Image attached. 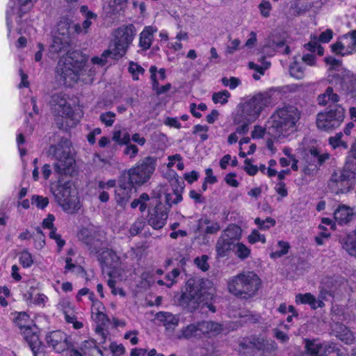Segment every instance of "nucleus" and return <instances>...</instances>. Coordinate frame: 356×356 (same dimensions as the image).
Wrapping results in <instances>:
<instances>
[{"label":"nucleus","instance_id":"412c9836","mask_svg":"<svg viewBox=\"0 0 356 356\" xmlns=\"http://www.w3.org/2000/svg\"><path fill=\"white\" fill-rule=\"evenodd\" d=\"M157 32V29L153 26H145L140 34L139 46L143 50L150 48L154 38V33Z\"/></svg>","mask_w":356,"mask_h":356},{"label":"nucleus","instance_id":"473e14b6","mask_svg":"<svg viewBox=\"0 0 356 356\" xmlns=\"http://www.w3.org/2000/svg\"><path fill=\"white\" fill-rule=\"evenodd\" d=\"M221 235L236 243L241 238V229L235 225H229Z\"/></svg>","mask_w":356,"mask_h":356},{"label":"nucleus","instance_id":"393cba45","mask_svg":"<svg viewBox=\"0 0 356 356\" xmlns=\"http://www.w3.org/2000/svg\"><path fill=\"white\" fill-rule=\"evenodd\" d=\"M296 303L308 304L314 309L318 307H323L325 305L322 300L320 298L316 300L315 296L310 293L297 294L296 296Z\"/></svg>","mask_w":356,"mask_h":356},{"label":"nucleus","instance_id":"bb28decb","mask_svg":"<svg viewBox=\"0 0 356 356\" xmlns=\"http://www.w3.org/2000/svg\"><path fill=\"white\" fill-rule=\"evenodd\" d=\"M339 101V96L334 92L332 87H327L324 93L318 96V104L326 106L328 103H337Z\"/></svg>","mask_w":356,"mask_h":356},{"label":"nucleus","instance_id":"c85d7f7f","mask_svg":"<svg viewBox=\"0 0 356 356\" xmlns=\"http://www.w3.org/2000/svg\"><path fill=\"white\" fill-rule=\"evenodd\" d=\"M90 300L92 302L91 306V312H93V309L97 307V312L95 313V320L96 321L97 325H106V324L108 322V318L103 312L104 307L99 301L93 300L91 298Z\"/></svg>","mask_w":356,"mask_h":356},{"label":"nucleus","instance_id":"c03bdc74","mask_svg":"<svg viewBox=\"0 0 356 356\" xmlns=\"http://www.w3.org/2000/svg\"><path fill=\"white\" fill-rule=\"evenodd\" d=\"M200 325H202V330L206 329L207 331H212L220 332L222 330V325L215 321H203L200 322Z\"/></svg>","mask_w":356,"mask_h":356},{"label":"nucleus","instance_id":"58836bf2","mask_svg":"<svg viewBox=\"0 0 356 356\" xmlns=\"http://www.w3.org/2000/svg\"><path fill=\"white\" fill-rule=\"evenodd\" d=\"M254 222L258 226V228L261 230H267L274 227L276 223L275 220L270 217H267L265 220L257 218L254 220Z\"/></svg>","mask_w":356,"mask_h":356},{"label":"nucleus","instance_id":"680f3d73","mask_svg":"<svg viewBox=\"0 0 356 356\" xmlns=\"http://www.w3.org/2000/svg\"><path fill=\"white\" fill-rule=\"evenodd\" d=\"M72 258H70V257L66 258V259H65L66 264L65 266V270H72V268H76L78 273H82L84 274V275H87L86 271L82 266H76L74 264H73L72 263Z\"/></svg>","mask_w":356,"mask_h":356},{"label":"nucleus","instance_id":"ddd939ff","mask_svg":"<svg viewBox=\"0 0 356 356\" xmlns=\"http://www.w3.org/2000/svg\"><path fill=\"white\" fill-rule=\"evenodd\" d=\"M97 260L100 264L102 273L109 277H116L118 269L121 264L120 257L111 249H104L97 252Z\"/></svg>","mask_w":356,"mask_h":356},{"label":"nucleus","instance_id":"a878e982","mask_svg":"<svg viewBox=\"0 0 356 356\" xmlns=\"http://www.w3.org/2000/svg\"><path fill=\"white\" fill-rule=\"evenodd\" d=\"M341 244L349 255L356 257V228L343 238Z\"/></svg>","mask_w":356,"mask_h":356},{"label":"nucleus","instance_id":"9b49d317","mask_svg":"<svg viewBox=\"0 0 356 356\" xmlns=\"http://www.w3.org/2000/svg\"><path fill=\"white\" fill-rule=\"evenodd\" d=\"M79 73V71L74 68L70 63L60 58L55 68V81L60 86L71 88L78 81Z\"/></svg>","mask_w":356,"mask_h":356},{"label":"nucleus","instance_id":"ea45409f","mask_svg":"<svg viewBox=\"0 0 356 356\" xmlns=\"http://www.w3.org/2000/svg\"><path fill=\"white\" fill-rule=\"evenodd\" d=\"M128 70L131 74L134 80H138V75L143 74L145 72V69L134 61L129 62Z\"/></svg>","mask_w":356,"mask_h":356},{"label":"nucleus","instance_id":"f704fd0d","mask_svg":"<svg viewBox=\"0 0 356 356\" xmlns=\"http://www.w3.org/2000/svg\"><path fill=\"white\" fill-rule=\"evenodd\" d=\"M172 186L173 191L172 195L175 196L172 202L174 204H178L182 200V192L184 188V182L176 179L172 183Z\"/></svg>","mask_w":356,"mask_h":356},{"label":"nucleus","instance_id":"7ed1b4c3","mask_svg":"<svg viewBox=\"0 0 356 356\" xmlns=\"http://www.w3.org/2000/svg\"><path fill=\"white\" fill-rule=\"evenodd\" d=\"M49 104L54 116V123L60 130L67 132L79 123L81 115L74 111L65 93L60 92L53 94Z\"/></svg>","mask_w":356,"mask_h":356},{"label":"nucleus","instance_id":"37998d69","mask_svg":"<svg viewBox=\"0 0 356 356\" xmlns=\"http://www.w3.org/2000/svg\"><path fill=\"white\" fill-rule=\"evenodd\" d=\"M340 329L341 332L337 333V337L345 343H350L354 339L352 332L344 325L340 326Z\"/></svg>","mask_w":356,"mask_h":356},{"label":"nucleus","instance_id":"79ce46f5","mask_svg":"<svg viewBox=\"0 0 356 356\" xmlns=\"http://www.w3.org/2000/svg\"><path fill=\"white\" fill-rule=\"evenodd\" d=\"M111 56L113 58V51L111 49L105 50L100 56H95L91 59L93 64L104 66L107 63V58Z\"/></svg>","mask_w":356,"mask_h":356},{"label":"nucleus","instance_id":"338daca9","mask_svg":"<svg viewBox=\"0 0 356 356\" xmlns=\"http://www.w3.org/2000/svg\"><path fill=\"white\" fill-rule=\"evenodd\" d=\"M343 136L342 132L337 133L334 136H332L329 138L330 145L334 148L336 149L337 147L340 146V142L341 138Z\"/></svg>","mask_w":356,"mask_h":356},{"label":"nucleus","instance_id":"a18cd8bd","mask_svg":"<svg viewBox=\"0 0 356 356\" xmlns=\"http://www.w3.org/2000/svg\"><path fill=\"white\" fill-rule=\"evenodd\" d=\"M19 262L24 268H29L33 264L32 255L27 250L20 253Z\"/></svg>","mask_w":356,"mask_h":356},{"label":"nucleus","instance_id":"aec40b11","mask_svg":"<svg viewBox=\"0 0 356 356\" xmlns=\"http://www.w3.org/2000/svg\"><path fill=\"white\" fill-rule=\"evenodd\" d=\"M236 243L234 241L229 240L221 235L218 238L216 245L218 257H224L227 256L230 251L234 250Z\"/></svg>","mask_w":356,"mask_h":356},{"label":"nucleus","instance_id":"a19ab883","mask_svg":"<svg viewBox=\"0 0 356 356\" xmlns=\"http://www.w3.org/2000/svg\"><path fill=\"white\" fill-rule=\"evenodd\" d=\"M230 97V93L227 90L214 92L212 95V100L215 104H225Z\"/></svg>","mask_w":356,"mask_h":356},{"label":"nucleus","instance_id":"09e8293b","mask_svg":"<svg viewBox=\"0 0 356 356\" xmlns=\"http://www.w3.org/2000/svg\"><path fill=\"white\" fill-rule=\"evenodd\" d=\"M31 203L35 204L37 208L44 209L49 204V199L47 197L34 195L31 197Z\"/></svg>","mask_w":356,"mask_h":356},{"label":"nucleus","instance_id":"f3484780","mask_svg":"<svg viewBox=\"0 0 356 356\" xmlns=\"http://www.w3.org/2000/svg\"><path fill=\"white\" fill-rule=\"evenodd\" d=\"M45 339L47 343L57 352L69 348L67 337L64 332L60 330L49 332Z\"/></svg>","mask_w":356,"mask_h":356},{"label":"nucleus","instance_id":"c9c22d12","mask_svg":"<svg viewBox=\"0 0 356 356\" xmlns=\"http://www.w3.org/2000/svg\"><path fill=\"white\" fill-rule=\"evenodd\" d=\"M15 323L22 330H25L26 328H30L31 326L28 324L29 322V316L25 312H21L17 314L15 318Z\"/></svg>","mask_w":356,"mask_h":356},{"label":"nucleus","instance_id":"423d86ee","mask_svg":"<svg viewBox=\"0 0 356 356\" xmlns=\"http://www.w3.org/2000/svg\"><path fill=\"white\" fill-rule=\"evenodd\" d=\"M261 284L259 277L252 271L239 273L230 279L227 283L229 293L241 299L254 297Z\"/></svg>","mask_w":356,"mask_h":356},{"label":"nucleus","instance_id":"bf43d9fd","mask_svg":"<svg viewBox=\"0 0 356 356\" xmlns=\"http://www.w3.org/2000/svg\"><path fill=\"white\" fill-rule=\"evenodd\" d=\"M324 61L329 65L330 70H337L341 65V61L332 56L325 57Z\"/></svg>","mask_w":356,"mask_h":356},{"label":"nucleus","instance_id":"6e6d98bb","mask_svg":"<svg viewBox=\"0 0 356 356\" xmlns=\"http://www.w3.org/2000/svg\"><path fill=\"white\" fill-rule=\"evenodd\" d=\"M250 343L253 348L259 350H265L266 349L267 342L262 338H253L250 341Z\"/></svg>","mask_w":356,"mask_h":356},{"label":"nucleus","instance_id":"f8f14e48","mask_svg":"<svg viewBox=\"0 0 356 356\" xmlns=\"http://www.w3.org/2000/svg\"><path fill=\"white\" fill-rule=\"evenodd\" d=\"M355 176L354 171L344 168L332 175L329 186L337 194L348 193L353 188Z\"/></svg>","mask_w":356,"mask_h":356},{"label":"nucleus","instance_id":"7c9ffc66","mask_svg":"<svg viewBox=\"0 0 356 356\" xmlns=\"http://www.w3.org/2000/svg\"><path fill=\"white\" fill-rule=\"evenodd\" d=\"M312 7V4L307 1V0H295L291 3L290 9L293 10L296 16L302 15L309 10Z\"/></svg>","mask_w":356,"mask_h":356},{"label":"nucleus","instance_id":"49530a36","mask_svg":"<svg viewBox=\"0 0 356 356\" xmlns=\"http://www.w3.org/2000/svg\"><path fill=\"white\" fill-rule=\"evenodd\" d=\"M343 38L346 40H349L347 45L348 51H351V53L356 51V30L344 35Z\"/></svg>","mask_w":356,"mask_h":356},{"label":"nucleus","instance_id":"f03ea898","mask_svg":"<svg viewBox=\"0 0 356 356\" xmlns=\"http://www.w3.org/2000/svg\"><path fill=\"white\" fill-rule=\"evenodd\" d=\"M300 111L294 105L287 104L277 108L271 117L267 134L275 138H284L297 129Z\"/></svg>","mask_w":356,"mask_h":356},{"label":"nucleus","instance_id":"4be33fe9","mask_svg":"<svg viewBox=\"0 0 356 356\" xmlns=\"http://www.w3.org/2000/svg\"><path fill=\"white\" fill-rule=\"evenodd\" d=\"M327 350V346L315 341L305 340V352L308 356H325Z\"/></svg>","mask_w":356,"mask_h":356},{"label":"nucleus","instance_id":"69168bd1","mask_svg":"<svg viewBox=\"0 0 356 356\" xmlns=\"http://www.w3.org/2000/svg\"><path fill=\"white\" fill-rule=\"evenodd\" d=\"M144 227V222L136 221L135 222L130 228V233L131 235L135 236L139 234Z\"/></svg>","mask_w":356,"mask_h":356},{"label":"nucleus","instance_id":"6ab92c4d","mask_svg":"<svg viewBox=\"0 0 356 356\" xmlns=\"http://www.w3.org/2000/svg\"><path fill=\"white\" fill-rule=\"evenodd\" d=\"M61 58L66 62L70 63L74 68H76L78 71H80L87 62L88 56L83 54L80 50H76L70 51L69 54H67L66 56Z\"/></svg>","mask_w":356,"mask_h":356},{"label":"nucleus","instance_id":"f257e3e1","mask_svg":"<svg viewBox=\"0 0 356 356\" xmlns=\"http://www.w3.org/2000/svg\"><path fill=\"white\" fill-rule=\"evenodd\" d=\"M216 294L213 282L209 279L194 277L188 279L186 284V291L179 299V305L190 312L199 307H206L212 313L216 312L214 305Z\"/></svg>","mask_w":356,"mask_h":356},{"label":"nucleus","instance_id":"cd10ccee","mask_svg":"<svg viewBox=\"0 0 356 356\" xmlns=\"http://www.w3.org/2000/svg\"><path fill=\"white\" fill-rule=\"evenodd\" d=\"M204 332L202 330V325H200V323L197 324H190L183 328L181 330V335L179 336V339H190L192 337H196L200 336Z\"/></svg>","mask_w":356,"mask_h":356},{"label":"nucleus","instance_id":"3c124183","mask_svg":"<svg viewBox=\"0 0 356 356\" xmlns=\"http://www.w3.org/2000/svg\"><path fill=\"white\" fill-rule=\"evenodd\" d=\"M115 277H109L107 280V285L111 289V293L113 295L116 296V295L119 294L120 296L124 297L126 293H125L124 291L123 290V289L115 287L116 281L115 280Z\"/></svg>","mask_w":356,"mask_h":356},{"label":"nucleus","instance_id":"13d9d810","mask_svg":"<svg viewBox=\"0 0 356 356\" xmlns=\"http://www.w3.org/2000/svg\"><path fill=\"white\" fill-rule=\"evenodd\" d=\"M241 41L238 39H234L231 41L230 44L226 47L225 53L227 54H233L235 51L239 49Z\"/></svg>","mask_w":356,"mask_h":356},{"label":"nucleus","instance_id":"20e7f679","mask_svg":"<svg viewBox=\"0 0 356 356\" xmlns=\"http://www.w3.org/2000/svg\"><path fill=\"white\" fill-rule=\"evenodd\" d=\"M138 206L142 213L148 207L146 220L153 229L159 230L165 226L169 213V207H166L165 204L157 199H150L147 193H143L131 203L132 209H136Z\"/></svg>","mask_w":356,"mask_h":356},{"label":"nucleus","instance_id":"de8ad7c7","mask_svg":"<svg viewBox=\"0 0 356 356\" xmlns=\"http://www.w3.org/2000/svg\"><path fill=\"white\" fill-rule=\"evenodd\" d=\"M208 259L209 257L206 254H203L201 257H196L194 259V264L197 266L198 268L202 270L203 272H206L209 268Z\"/></svg>","mask_w":356,"mask_h":356},{"label":"nucleus","instance_id":"2eb2a0df","mask_svg":"<svg viewBox=\"0 0 356 356\" xmlns=\"http://www.w3.org/2000/svg\"><path fill=\"white\" fill-rule=\"evenodd\" d=\"M72 39L54 35L52 43L49 47V57L54 58L56 56L65 57L72 49Z\"/></svg>","mask_w":356,"mask_h":356},{"label":"nucleus","instance_id":"9d476101","mask_svg":"<svg viewBox=\"0 0 356 356\" xmlns=\"http://www.w3.org/2000/svg\"><path fill=\"white\" fill-rule=\"evenodd\" d=\"M136 34V29L133 24L122 26L118 28L114 35L113 47L110 49L113 51V59L118 60L127 53V49L131 44Z\"/></svg>","mask_w":356,"mask_h":356},{"label":"nucleus","instance_id":"dca6fc26","mask_svg":"<svg viewBox=\"0 0 356 356\" xmlns=\"http://www.w3.org/2000/svg\"><path fill=\"white\" fill-rule=\"evenodd\" d=\"M38 328L34 326L30 328H26L23 330V335L24 339L28 343L31 348L34 356H44V346L42 342L40 340L38 332L34 330Z\"/></svg>","mask_w":356,"mask_h":356},{"label":"nucleus","instance_id":"72a5a7b5","mask_svg":"<svg viewBox=\"0 0 356 356\" xmlns=\"http://www.w3.org/2000/svg\"><path fill=\"white\" fill-rule=\"evenodd\" d=\"M157 316L168 329L172 328L178 325V318L170 313L159 312Z\"/></svg>","mask_w":356,"mask_h":356},{"label":"nucleus","instance_id":"4c0bfd02","mask_svg":"<svg viewBox=\"0 0 356 356\" xmlns=\"http://www.w3.org/2000/svg\"><path fill=\"white\" fill-rule=\"evenodd\" d=\"M234 251L236 257L241 260L247 259L250 254V250L242 243H236Z\"/></svg>","mask_w":356,"mask_h":356},{"label":"nucleus","instance_id":"5701e85b","mask_svg":"<svg viewBox=\"0 0 356 356\" xmlns=\"http://www.w3.org/2000/svg\"><path fill=\"white\" fill-rule=\"evenodd\" d=\"M330 118L325 112L318 113L316 118L317 127L325 131H332L337 128L339 120L332 121Z\"/></svg>","mask_w":356,"mask_h":356},{"label":"nucleus","instance_id":"0e129e2a","mask_svg":"<svg viewBox=\"0 0 356 356\" xmlns=\"http://www.w3.org/2000/svg\"><path fill=\"white\" fill-rule=\"evenodd\" d=\"M110 348L115 356H121L125 352V348L122 344H117L116 343H111Z\"/></svg>","mask_w":356,"mask_h":356},{"label":"nucleus","instance_id":"864d4df0","mask_svg":"<svg viewBox=\"0 0 356 356\" xmlns=\"http://www.w3.org/2000/svg\"><path fill=\"white\" fill-rule=\"evenodd\" d=\"M248 242L254 244L258 241H261L262 243H266L265 236L260 234L257 229H254L252 233L248 237Z\"/></svg>","mask_w":356,"mask_h":356},{"label":"nucleus","instance_id":"5fc2aeb1","mask_svg":"<svg viewBox=\"0 0 356 356\" xmlns=\"http://www.w3.org/2000/svg\"><path fill=\"white\" fill-rule=\"evenodd\" d=\"M115 114L113 112L108 111L100 115L99 119L104 122L107 127H111L114 122V118Z\"/></svg>","mask_w":356,"mask_h":356},{"label":"nucleus","instance_id":"6e6552de","mask_svg":"<svg viewBox=\"0 0 356 356\" xmlns=\"http://www.w3.org/2000/svg\"><path fill=\"white\" fill-rule=\"evenodd\" d=\"M272 90L259 92L245 102L241 107L245 120L249 122L254 121L266 107L272 104Z\"/></svg>","mask_w":356,"mask_h":356},{"label":"nucleus","instance_id":"e2e57ef3","mask_svg":"<svg viewBox=\"0 0 356 356\" xmlns=\"http://www.w3.org/2000/svg\"><path fill=\"white\" fill-rule=\"evenodd\" d=\"M126 148L124 151V154L129 155L131 159L134 158L138 152V148L136 145H132L130 143L128 145H125Z\"/></svg>","mask_w":356,"mask_h":356},{"label":"nucleus","instance_id":"774afa93","mask_svg":"<svg viewBox=\"0 0 356 356\" xmlns=\"http://www.w3.org/2000/svg\"><path fill=\"white\" fill-rule=\"evenodd\" d=\"M275 191L282 197H285L288 195V191L286 185L283 181L278 182L275 186Z\"/></svg>","mask_w":356,"mask_h":356},{"label":"nucleus","instance_id":"c756f323","mask_svg":"<svg viewBox=\"0 0 356 356\" xmlns=\"http://www.w3.org/2000/svg\"><path fill=\"white\" fill-rule=\"evenodd\" d=\"M72 22L67 18H61L57 24V29L54 35L71 38Z\"/></svg>","mask_w":356,"mask_h":356},{"label":"nucleus","instance_id":"4468645a","mask_svg":"<svg viewBox=\"0 0 356 356\" xmlns=\"http://www.w3.org/2000/svg\"><path fill=\"white\" fill-rule=\"evenodd\" d=\"M136 184L132 182L128 177L123 174L119 177V186L115 190L116 202L120 207H124L131 198L133 193L136 191Z\"/></svg>","mask_w":356,"mask_h":356},{"label":"nucleus","instance_id":"2f4dec72","mask_svg":"<svg viewBox=\"0 0 356 356\" xmlns=\"http://www.w3.org/2000/svg\"><path fill=\"white\" fill-rule=\"evenodd\" d=\"M332 121L339 120L338 127L340 126L341 122L343 121L345 116L344 108L340 105H334L333 108H330L329 111L325 112Z\"/></svg>","mask_w":356,"mask_h":356},{"label":"nucleus","instance_id":"4d7b16f0","mask_svg":"<svg viewBox=\"0 0 356 356\" xmlns=\"http://www.w3.org/2000/svg\"><path fill=\"white\" fill-rule=\"evenodd\" d=\"M271 4L268 1L263 0L259 5V9L262 16L268 17L270 15V10H271Z\"/></svg>","mask_w":356,"mask_h":356},{"label":"nucleus","instance_id":"8fccbe9b","mask_svg":"<svg viewBox=\"0 0 356 356\" xmlns=\"http://www.w3.org/2000/svg\"><path fill=\"white\" fill-rule=\"evenodd\" d=\"M278 245L281 249L280 250L272 252L270 254L272 258H279L287 254L290 248L289 243L282 241L278 242Z\"/></svg>","mask_w":356,"mask_h":356},{"label":"nucleus","instance_id":"39448f33","mask_svg":"<svg viewBox=\"0 0 356 356\" xmlns=\"http://www.w3.org/2000/svg\"><path fill=\"white\" fill-rule=\"evenodd\" d=\"M71 146L70 141L62 137L57 144L51 145L47 151L48 156L56 161L54 170L59 176L73 177L76 174V163L71 153Z\"/></svg>","mask_w":356,"mask_h":356},{"label":"nucleus","instance_id":"052dcab7","mask_svg":"<svg viewBox=\"0 0 356 356\" xmlns=\"http://www.w3.org/2000/svg\"><path fill=\"white\" fill-rule=\"evenodd\" d=\"M89 27V12H88L86 15V19L83 22V28L79 24H76L74 26V31L76 33H80L82 31H84V33H86L88 32L87 29Z\"/></svg>","mask_w":356,"mask_h":356},{"label":"nucleus","instance_id":"b1692460","mask_svg":"<svg viewBox=\"0 0 356 356\" xmlns=\"http://www.w3.org/2000/svg\"><path fill=\"white\" fill-rule=\"evenodd\" d=\"M330 157L329 154H321L316 147L310 149L309 152L307 154L305 159L308 163H312V165L320 166Z\"/></svg>","mask_w":356,"mask_h":356},{"label":"nucleus","instance_id":"0eeeda50","mask_svg":"<svg viewBox=\"0 0 356 356\" xmlns=\"http://www.w3.org/2000/svg\"><path fill=\"white\" fill-rule=\"evenodd\" d=\"M156 158L147 156L138 161L135 166L124 170L122 174L128 177L136 186H140L146 184L151 179L154 174L156 165Z\"/></svg>","mask_w":356,"mask_h":356},{"label":"nucleus","instance_id":"a211bd4d","mask_svg":"<svg viewBox=\"0 0 356 356\" xmlns=\"http://www.w3.org/2000/svg\"><path fill=\"white\" fill-rule=\"evenodd\" d=\"M334 218L336 222L339 225H348L355 218H356V213H355L352 208L342 204L340 205L334 212Z\"/></svg>","mask_w":356,"mask_h":356},{"label":"nucleus","instance_id":"603ef678","mask_svg":"<svg viewBox=\"0 0 356 356\" xmlns=\"http://www.w3.org/2000/svg\"><path fill=\"white\" fill-rule=\"evenodd\" d=\"M331 49L334 54L342 56L351 54V51H348V49H346L345 52H343V50L345 49V45L342 42L340 41H337V42L332 44L331 45Z\"/></svg>","mask_w":356,"mask_h":356},{"label":"nucleus","instance_id":"1a4fd4ad","mask_svg":"<svg viewBox=\"0 0 356 356\" xmlns=\"http://www.w3.org/2000/svg\"><path fill=\"white\" fill-rule=\"evenodd\" d=\"M62 176L58 175V185L53 191V194L57 203L60 205L64 211L68 213H74L79 209V201L72 198L71 181H63Z\"/></svg>","mask_w":356,"mask_h":356},{"label":"nucleus","instance_id":"e433bc0d","mask_svg":"<svg viewBox=\"0 0 356 356\" xmlns=\"http://www.w3.org/2000/svg\"><path fill=\"white\" fill-rule=\"evenodd\" d=\"M289 72L296 79H302L304 77L305 67L298 61H294L290 65Z\"/></svg>","mask_w":356,"mask_h":356}]
</instances>
